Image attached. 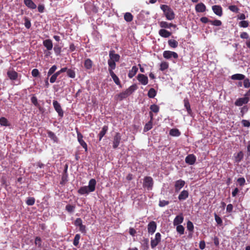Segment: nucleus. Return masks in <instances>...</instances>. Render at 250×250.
<instances>
[{"mask_svg": "<svg viewBox=\"0 0 250 250\" xmlns=\"http://www.w3.org/2000/svg\"><path fill=\"white\" fill-rule=\"evenodd\" d=\"M108 129V127L107 125H105L102 127V130L100 132L99 134H98L99 141H100L103 138V137L105 135Z\"/></svg>", "mask_w": 250, "mask_h": 250, "instance_id": "nucleus-26", "label": "nucleus"}, {"mask_svg": "<svg viewBox=\"0 0 250 250\" xmlns=\"http://www.w3.org/2000/svg\"><path fill=\"white\" fill-rule=\"evenodd\" d=\"M136 89V85H132L130 86L128 88L126 89L125 91H123L120 94L116 95L115 98L117 100L122 101L130 95Z\"/></svg>", "mask_w": 250, "mask_h": 250, "instance_id": "nucleus-1", "label": "nucleus"}, {"mask_svg": "<svg viewBox=\"0 0 250 250\" xmlns=\"http://www.w3.org/2000/svg\"><path fill=\"white\" fill-rule=\"evenodd\" d=\"M152 123L151 121H149L145 125L144 128V132H147L152 128Z\"/></svg>", "mask_w": 250, "mask_h": 250, "instance_id": "nucleus-45", "label": "nucleus"}, {"mask_svg": "<svg viewBox=\"0 0 250 250\" xmlns=\"http://www.w3.org/2000/svg\"><path fill=\"white\" fill-rule=\"evenodd\" d=\"M237 182L240 186H243L245 184L246 181L244 177H241L237 179Z\"/></svg>", "mask_w": 250, "mask_h": 250, "instance_id": "nucleus-60", "label": "nucleus"}, {"mask_svg": "<svg viewBox=\"0 0 250 250\" xmlns=\"http://www.w3.org/2000/svg\"><path fill=\"white\" fill-rule=\"evenodd\" d=\"M31 102L35 106L38 108H40L41 106L40 104L38 103V99L34 95L31 98Z\"/></svg>", "mask_w": 250, "mask_h": 250, "instance_id": "nucleus-44", "label": "nucleus"}, {"mask_svg": "<svg viewBox=\"0 0 250 250\" xmlns=\"http://www.w3.org/2000/svg\"><path fill=\"white\" fill-rule=\"evenodd\" d=\"M108 71L109 73L110 72H113V70L115 69L116 67V63L115 62H113V61L108 60Z\"/></svg>", "mask_w": 250, "mask_h": 250, "instance_id": "nucleus-35", "label": "nucleus"}, {"mask_svg": "<svg viewBox=\"0 0 250 250\" xmlns=\"http://www.w3.org/2000/svg\"><path fill=\"white\" fill-rule=\"evenodd\" d=\"M121 140V135L119 132H116L113 137V148H117L120 145Z\"/></svg>", "mask_w": 250, "mask_h": 250, "instance_id": "nucleus-8", "label": "nucleus"}, {"mask_svg": "<svg viewBox=\"0 0 250 250\" xmlns=\"http://www.w3.org/2000/svg\"><path fill=\"white\" fill-rule=\"evenodd\" d=\"M184 221V217L183 214L181 213L175 217L173 220V225H179L183 223Z\"/></svg>", "mask_w": 250, "mask_h": 250, "instance_id": "nucleus-20", "label": "nucleus"}, {"mask_svg": "<svg viewBox=\"0 0 250 250\" xmlns=\"http://www.w3.org/2000/svg\"><path fill=\"white\" fill-rule=\"evenodd\" d=\"M169 202L166 200H160L159 202V206L160 207H164L169 204Z\"/></svg>", "mask_w": 250, "mask_h": 250, "instance_id": "nucleus-59", "label": "nucleus"}, {"mask_svg": "<svg viewBox=\"0 0 250 250\" xmlns=\"http://www.w3.org/2000/svg\"><path fill=\"white\" fill-rule=\"evenodd\" d=\"M75 130L77 135L78 141L81 146L84 149L85 151H87V145L85 141L83 140V134L79 131L77 127L75 128Z\"/></svg>", "mask_w": 250, "mask_h": 250, "instance_id": "nucleus-4", "label": "nucleus"}, {"mask_svg": "<svg viewBox=\"0 0 250 250\" xmlns=\"http://www.w3.org/2000/svg\"><path fill=\"white\" fill-rule=\"evenodd\" d=\"M78 192L80 194L83 195L85 194H88L90 192V191L88 190L87 186H83L79 189Z\"/></svg>", "mask_w": 250, "mask_h": 250, "instance_id": "nucleus-33", "label": "nucleus"}, {"mask_svg": "<svg viewBox=\"0 0 250 250\" xmlns=\"http://www.w3.org/2000/svg\"><path fill=\"white\" fill-rule=\"evenodd\" d=\"M42 44L48 51H50L53 48V42L51 39H46L43 41Z\"/></svg>", "mask_w": 250, "mask_h": 250, "instance_id": "nucleus-16", "label": "nucleus"}, {"mask_svg": "<svg viewBox=\"0 0 250 250\" xmlns=\"http://www.w3.org/2000/svg\"><path fill=\"white\" fill-rule=\"evenodd\" d=\"M161 235L159 232H157L155 234V238L153 239H151L150 245L152 249L155 248L161 242Z\"/></svg>", "mask_w": 250, "mask_h": 250, "instance_id": "nucleus-6", "label": "nucleus"}, {"mask_svg": "<svg viewBox=\"0 0 250 250\" xmlns=\"http://www.w3.org/2000/svg\"><path fill=\"white\" fill-rule=\"evenodd\" d=\"M54 51L57 55L60 54L61 52V47L58 44H55L54 48Z\"/></svg>", "mask_w": 250, "mask_h": 250, "instance_id": "nucleus-53", "label": "nucleus"}, {"mask_svg": "<svg viewBox=\"0 0 250 250\" xmlns=\"http://www.w3.org/2000/svg\"><path fill=\"white\" fill-rule=\"evenodd\" d=\"M239 25L242 27L246 28L249 26V23L248 21H242L239 22Z\"/></svg>", "mask_w": 250, "mask_h": 250, "instance_id": "nucleus-62", "label": "nucleus"}, {"mask_svg": "<svg viewBox=\"0 0 250 250\" xmlns=\"http://www.w3.org/2000/svg\"><path fill=\"white\" fill-rule=\"evenodd\" d=\"M163 56L167 59H170L171 57L177 59L178 55L177 53L170 51H165L163 53Z\"/></svg>", "mask_w": 250, "mask_h": 250, "instance_id": "nucleus-10", "label": "nucleus"}, {"mask_svg": "<svg viewBox=\"0 0 250 250\" xmlns=\"http://www.w3.org/2000/svg\"><path fill=\"white\" fill-rule=\"evenodd\" d=\"M48 136L54 142H57L58 139L56 136L55 133L51 131H48L47 132Z\"/></svg>", "mask_w": 250, "mask_h": 250, "instance_id": "nucleus-40", "label": "nucleus"}, {"mask_svg": "<svg viewBox=\"0 0 250 250\" xmlns=\"http://www.w3.org/2000/svg\"><path fill=\"white\" fill-rule=\"evenodd\" d=\"M111 77H112L114 83L120 87H121V84L120 83V81L119 78L117 76V75L114 73V72H110L109 73Z\"/></svg>", "mask_w": 250, "mask_h": 250, "instance_id": "nucleus-30", "label": "nucleus"}, {"mask_svg": "<svg viewBox=\"0 0 250 250\" xmlns=\"http://www.w3.org/2000/svg\"><path fill=\"white\" fill-rule=\"evenodd\" d=\"M249 102V99H248V97H246L244 96V97L243 98H240L237 99L235 101L234 104L237 106H242L243 104H248Z\"/></svg>", "mask_w": 250, "mask_h": 250, "instance_id": "nucleus-9", "label": "nucleus"}, {"mask_svg": "<svg viewBox=\"0 0 250 250\" xmlns=\"http://www.w3.org/2000/svg\"><path fill=\"white\" fill-rule=\"evenodd\" d=\"M24 4L29 8L35 9L37 6L32 0H24Z\"/></svg>", "mask_w": 250, "mask_h": 250, "instance_id": "nucleus-25", "label": "nucleus"}, {"mask_svg": "<svg viewBox=\"0 0 250 250\" xmlns=\"http://www.w3.org/2000/svg\"><path fill=\"white\" fill-rule=\"evenodd\" d=\"M93 66V62L90 59H86L84 62V66L86 69H90Z\"/></svg>", "mask_w": 250, "mask_h": 250, "instance_id": "nucleus-32", "label": "nucleus"}, {"mask_svg": "<svg viewBox=\"0 0 250 250\" xmlns=\"http://www.w3.org/2000/svg\"><path fill=\"white\" fill-rule=\"evenodd\" d=\"M188 190H183L178 196V199L180 201L186 200L188 197Z\"/></svg>", "mask_w": 250, "mask_h": 250, "instance_id": "nucleus-28", "label": "nucleus"}, {"mask_svg": "<svg viewBox=\"0 0 250 250\" xmlns=\"http://www.w3.org/2000/svg\"><path fill=\"white\" fill-rule=\"evenodd\" d=\"M81 238V235L79 234H77L75 235L74 240H73V245L75 246H77L79 243V240Z\"/></svg>", "mask_w": 250, "mask_h": 250, "instance_id": "nucleus-50", "label": "nucleus"}, {"mask_svg": "<svg viewBox=\"0 0 250 250\" xmlns=\"http://www.w3.org/2000/svg\"><path fill=\"white\" fill-rule=\"evenodd\" d=\"M229 9L232 12L235 13H238L239 9L236 5H230L229 7Z\"/></svg>", "mask_w": 250, "mask_h": 250, "instance_id": "nucleus-58", "label": "nucleus"}, {"mask_svg": "<svg viewBox=\"0 0 250 250\" xmlns=\"http://www.w3.org/2000/svg\"><path fill=\"white\" fill-rule=\"evenodd\" d=\"M176 231L180 234L182 235L184 233L185 228L184 227L181 225H176Z\"/></svg>", "mask_w": 250, "mask_h": 250, "instance_id": "nucleus-49", "label": "nucleus"}, {"mask_svg": "<svg viewBox=\"0 0 250 250\" xmlns=\"http://www.w3.org/2000/svg\"><path fill=\"white\" fill-rule=\"evenodd\" d=\"M61 74L60 72L58 71L57 72L54 73L50 78V82L52 83H54L57 80V77Z\"/></svg>", "mask_w": 250, "mask_h": 250, "instance_id": "nucleus-37", "label": "nucleus"}, {"mask_svg": "<svg viewBox=\"0 0 250 250\" xmlns=\"http://www.w3.org/2000/svg\"><path fill=\"white\" fill-rule=\"evenodd\" d=\"M195 10L197 12H204L206 10V5L202 2L198 3L195 6Z\"/></svg>", "mask_w": 250, "mask_h": 250, "instance_id": "nucleus-22", "label": "nucleus"}, {"mask_svg": "<svg viewBox=\"0 0 250 250\" xmlns=\"http://www.w3.org/2000/svg\"><path fill=\"white\" fill-rule=\"evenodd\" d=\"M0 125L4 126H8L10 125V124L7 119L3 117L0 118Z\"/></svg>", "mask_w": 250, "mask_h": 250, "instance_id": "nucleus-39", "label": "nucleus"}, {"mask_svg": "<svg viewBox=\"0 0 250 250\" xmlns=\"http://www.w3.org/2000/svg\"><path fill=\"white\" fill-rule=\"evenodd\" d=\"M231 78L234 80H242L245 78V76L242 74H235L232 75Z\"/></svg>", "mask_w": 250, "mask_h": 250, "instance_id": "nucleus-34", "label": "nucleus"}, {"mask_svg": "<svg viewBox=\"0 0 250 250\" xmlns=\"http://www.w3.org/2000/svg\"><path fill=\"white\" fill-rule=\"evenodd\" d=\"M67 75L69 77L71 78H74L76 76L75 72L71 69H68L67 71Z\"/></svg>", "mask_w": 250, "mask_h": 250, "instance_id": "nucleus-52", "label": "nucleus"}, {"mask_svg": "<svg viewBox=\"0 0 250 250\" xmlns=\"http://www.w3.org/2000/svg\"><path fill=\"white\" fill-rule=\"evenodd\" d=\"M31 74L33 77H37L39 75L40 72L38 69L34 68L32 70Z\"/></svg>", "mask_w": 250, "mask_h": 250, "instance_id": "nucleus-61", "label": "nucleus"}, {"mask_svg": "<svg viewBox=\"0 0 250 250\" xmlns=\"http://www.w3.org/2000/svg\"><path fill=\"white\" fill-rule=\"evenodd\" d=\"M156 94V91L153 88H151L148 92L147 96L150 98H153L155 97Z\"/></svg>", "mask_w": 250, "mask_h": 250, "instance_id": "nucleus-41", "label": "nucleus"}, {"mask_svg": "<svg viewBox=\"0 0 250 250\" xmlns=\"http://www.w3.org/2000/svg\"><path fill=\"white\" fill-rule=\"evenodd\" d=\"M133 16L129 12H126L124 15V19L127 22H130L133 20Z\"/></svg>", "mask_w": 250, "mask_h": 250, "instance_id": "nucleus-38", "label": "nucleus"}, {"mask_svg": "<svg viewBox=\"0 0 250 250\" xmlns=\"http://www.w3.org/2000/svg\"><path fill=\"white\" fill-rule=\"evenodd\" d=\"M67 166H66L65 169L62 176V179L60 182V184L64 185L68 181V174L67 173Z\"/></svg>", "mask_w": 250, "mask_h": 250, "instance_id": "nucleus-24", "label": "nucleus"}, {"mask_svg": "<svg viewBox=\"0 0 250 250\" xmlns=\"http://www.w3.org/2000/svg\"><path fill=\"white\" fill-rule=\"evenodd\" d=\"M53 105L54 109L58 113L59 116L62 118L63 116V111L62 108L61 104L57 101H53Z\"/></svg>", "mask_w": 250, "mask_h": 250, "instance_id": "nucleus-7", "label": "nucleus"}, {"mask_svg": "<svg viewBox=\"0 0 250 250\" xmlns=\"http://www.w3.org/2000/svg\"><path fill=\"white\" fill-rule=\"evenodd\" d=\"M159 25L161 28H170L171 27L175 28L176 27V24H174L171 23H169L167 22V21H162L160 22Z\"/></svg>", "mask_w": 250, "mask_h": 250, "instance_id": "nucleus-21", "label": "nucleus"}, {"mask_svg": "<svg viewBox=\"0 0 250 250\" xmlns=\"http://www.w3.org/2000/svg\"><path fill=\"white\" fill-rule=\"evenodd\" d=\"M157 228V225L155 222L152 221L149 222L147 225L148 232L151 234H153Z\"/></svg>", "mask_w": 250, "mask_h": 250, "instance_id": "nucleus-13", "label": "nucleus"}, {"mask_svg": "<svg viewBox=\"0 0 250 250\" xmlns=\"http://www.w3.org/2000/svg\"><path fill=\"white\" fill-rule=\"evenodd\" d=\"M8 78L12 81L16 80L18 77V73L14 70H8L7 72Z\"/></svg>", "mask_w": 250, "mask_h": 250, "instance_id": "nucleus-17", "label": "nucleus"}, {"mask_svg": "<svg viewBox=\"0 0 250 250\" xmlns=\"http://www.w3.org/2000/svg\"><path fill=\"white\" fill-rule=\"evenodd\" d=\"M168 63L166 62H163L160 65V70L163 71L168 68Z\"/></svg>", "mask_w": 250, "mask_h": 250, "instance_id": "nucleus-43", "label": "nucleus"}, {"mask_svg": "<svg viewBox=\"0 0 250 250\" xmlns=\"http://www.w3.org/2000/svg\"><path fill=\"white\" fill-rule=\"evenodd\" d=\"M244 86L245 88H249L250 87V82L249 81V80L247 78V79H244Z\"/></svg>", "mask_w": 250, "mask_h": 250, "instance_id": "nucleus-63", "label": "nucleus"}, {"mask_svg": "<svg viewBox=\"0 0 250 250\" xmlns=\"http://www.w3.org/2000/svg\"><path fill=\"white\" fill-rule=\"evenodd\" d=\"M75 206L68 204L65 207V209L69 212L72 213L74 211Z\"/></svg>", "mask_w": 250, "mask_h": 250, "instance_id": "nucleus-47", "label": "nucleus"}, {"mask_svg": "<svg viewBox=\"0 0 250 250\" xmlns=\"http://www.w3.org/2000/svg\"><path fill=\"white\" fill-rule=\"evenodd\" d=\"M169 135L172 136L178 137L181 135V132L177 128H172L169 131Z\"/></svg>", "mask_w": 250, "mask_h": 250, "instance_id": "nucleus-36", "label": "nucleus"}, {"mask_svg": "<svg viewBox=\"0 0 250 250\" xmlns=\"http://www.w3.org/2000/svg\"><path fill=\"white\" fill-rule=\"evenodd\" d=\"M138 81L143 85H146L148 83V78L144 74H139L137 77Z\"/></svg>", "mask_w": 250, "mask_h": 250, "instance_id": "nucleus-12", "label": "nucleus"}, {"mask_svg": "<svg viewBox=\"0 0 250 250\" xmlns=\"http://www.w3.org/2000/svg\"><path fill=\"white\" fill-rule=\"evenodd\" d=\"M214 218L215 221L216 222L217 224L221 226L223 224V221L221 217H220L216 213H214Z\"/></svg>", "mask_w": 250, "mask_h": 250, "instance_id": "nucleus-51", "label": "nucleus"}, {"mask_svg": "<svg viewBox=\"0 0 250 250\" xmlns=\"http://www.w3.org/2000/svg\"><path fill=\"white\" fill-rule=\"evenodd\" d=\"M153 184V179L151 177L146 176L144 177L143 183V187L144 188H146L148 190H151Z\"/></svg>", "mask_w": 250, "mask_h": 250, "instance_id": "nucleus-3", "label": "nucleus"}, {"mask_svg": "<svg viewBox=\"0 0 250 250\" xmlns=\"http://www.w3.org/2000/svg\"><path fill=\"white\" fill-rule=\"evenodd\" d=\"M212 10L215 14L219 17L223 15V9L220 5H215L212 6Z\"/></svg>", "mask_w": 250, "mask_h": 250, "instance_id": "nucleus-14", "label": "nucleus"}, {"mask_svg": "<svg viewBox=\"0 0 250 250\" xmlns=\"http://www.w3.org/2000/svg\"><path fill=\"white\" fill-rule=\"evenodd\" d=\"M168 44L170 47L176 48L178 45L177 41L174 40H169L168 41Z\"/></svg>", "mask_w": 250, "mask_h": 250, "instance_id": "nucleus-42", "label": "nucleus"}, {"mask_svg": "<svg viewBox=\"0 0 250 250\" xmlns=\"http://www.w3.org/2000/svg\"><path fill=\"white\" fill-rule=\"evenodd\" d=\"M24 25L27 29H29L31 27V24L30 21L27 17L24 18Z\"/></svg>", "mask_w": 250, "mask_h": 250, "instance_id": "nucleus-57", "label": "nucleus"}, {"mask_svg": "<svg viewBox=\"0 0 250 250\" xmlns=\"http://www.w3.org/2000/svg\"><path fill=\"white\" fill-rule=\"evenodd\" d=\"M210 23L212 25L216 26H219L222 25V21L218 20H215L214 21L211 20V21H210Z\"/></svg>", "mask_w": 250, "mask_h": 250, "instance_id": "nucleus-56", "label": "nucleus"}, {"mask_svg": "<svg viewBox=\"0 0 250 250\" xmlns=\"http://www.w3.org/2000/svg\"><path fill=\"white\" fill-rule=\"evenodd\" d=\"M242 124L245 127H250V122L246 120H243L242 121Z\"/></svg>", "mask_w": 250, "mask_h": 250, "instance_id": "nucleus-64", "label": "nucleus"}, {"mask_svg": "<svg viewBox=\"0 0 250 250\" xmlns=\"http://www.w3.org/2000/svg\"><path fill=\"white\" fill-rule=\"evenodd\" d=\"M74 225L79 228V230L83 233H86V226L83 224V221L81 218H77L74 223Z\"/></svg>", "mask_w": 250, "mask_h": 250, "instance_id": "nucleus-5", "label": "nucleus"}, {"mask_svg": "<svg viewBox=\"0 0 250 250\" xmlns=\"http://www.w3.org/2000/svg\"><path fill=\"white\" fill-rule=\"evenodd\" d=\"M150 112H153L155 113H157L159 111V107L155 104L151 105L150 106Z\"/></svg>", "mask_w": 250, "mask_h": 250, "instance_id": "nucleus-48", "label": "nucleus"}, {"mask_svg": "<svg viewBox=\"0 0 250 250\" xmlns=\"http://www.w3.org/2000/svg\"><path fill=\"white\" fill-rule=\"evenodd\" d=\"M96 181L95 179H91L88 182V186H87L88 190L93 192L95 190Z\"/></svg>", "mask_w": 250, "mask_h": 250, "instance_id": "nucleus-19", "label": "nucleus"}, {"mask_svg": "<svg viewBox=\"0 0 250 250\" xmlns=\"http://www.w3.org/2000/svg\"><path fill=\"white\" fill-rule=\"evenodd\" d=\"M109 56L110 61H113V62H118L120 59V56L115 53V51L114 50H111L109 52Z\"/></svg>", "mask_w": 250, "mask_h": 250, "instance_id": "nucleus-11", "label": "nucleus"}, {"mask_svg": "<svg viewBox=\"0 0 250 250\" xmlns=\"http://www.w3.org/2000/svg\"><path fill=\"white\" fill-rule=\"evenodd\" d=\"M185 182L181 179L178 180L175 182V190L176 192H178L185 185Z\"/></svg>", "mask_w": 250, "mask_h": 250, "instance_id": "nucleus-18", "label": "nucleus"}, {"mask_svg": "<svg viewBox=\"0 0 250 250\" xmlns=\"http://www.w3.org/2000/svg\"><path fill=\"white\" fill-rule=\"evenodd\" d=\"M159 34L163 38H168L170 36L171 33L165 29H162L159 31Z\"/></svg>", "mask_w": 250, "mask_h": 250, "instance_id": "nucleus-27", "label": "nucleus"}, {"mask_svg": "<svg viewBox=\"0 0 250 250\" xmlns=\"http://www.w3.org/2000/svg\"><path fill=\"white\" fill-rule=\"evenodd\" d=\"M160 7L167 20L171 21L175 19V13L169 6L163 4Z\"/></svg>", "mask_w": 250, "mask_h": 250, "instance_id": "nucleus-2", "label": "nucleus"}, {"mask_svg": "<svg viewBox=\"0 0 250 250\" xmlns=\"http://www.w3.org/2000/svg\"><path fill=\"white\" fill-rule=\"evenodd\" d=\"M35 199L34 197H29L27 198L26 203L28 206H32L35 204Z\"/></svg>", "mask_w": 250, "mask_h": 250, "instance_id": "nucleus-54", "label": "nucleus"}, {"mask_svg": "<svg viewBox=\"0 0 250 250\" xmlns=\"http://www.w3.org/2000/svg\"><path fill=\"white\" fill-rule=\"evenodd\" d=\"M187 229L189 231H193L194 229V226L190 221H188L187 226Z\"/></svg>", "mask_w": 250, "mask_h": 250, "instance_id": "nucleus-55", "label": "nucleus"}, {"mask_svg": "<svg viewBox=\"0 0 250 250\" xmlns=\"http://www.w3.org/2000/svg\"><path fill=\"white\" fill-rule=\"evenodd\" d=\"M196 160V157L193 154H189L186 157L185 162L188 165H192L195 163Z\"/></svg>", "mask_w": 250, "mask_h": 250, "instance_id": "nucleus-15", "label": "nucleus"}, {"mask_svg": "<svg viewBox=\"0 0 250 250\" xmlns=\"http://www.w3.org/2000/svg\"><path fill=\"white\" fill-rule=\"evenodd\" d=\"M184 106L187 109L188 113L189 115H191L192 114V110L190 108V105L188 101V99L186 98L184 100Z\"/></svg>", "mask_w": 250, "mask_h": 250, "instance_id": "nucleus-23", "label": "nucleus"}, {"mask_svg": "<svg viewBox=\"0 0 250 250\" xmlns=\"http://www.w3.org/2000/svg\"><path fill=\"white\" fill-rule=\"evenodd\" d=\"M57 67L56 65H53L50 69H49L47 72V77H49L51 76L54 73H55V71L57 70Z\"/></svg>", "mask_w": 250, "mask_h": 250, "instance_id": "nucleus-46", "label": "nucleus"}, {"mask_svg": "<svg viewBox=\"0 0 250 250\" xmlns=\"http://www.w3.org/2000/svg\"><path fill=\"white\" fill-rule=\"evenodd\" d=\"M138 68L136 66H133L131 69L129 70L128 74V77L129 78H132L137 73Z\"/></svg>", "mask_w": 250, "mask_h": 250, "instance_id": "nucleus-29", "label": "nucleus"}, {"mask_svg": "<svg viewBox=\"0 0 250 250\" xmlns=\"http://www.w3.org/2000/svg\"><path fill=\"white\" fill-rule=\"evenodd\" d=\"M234 157L235 162L238 163L243 159L244 154L242 151H240L236 154H235Z\"/></svg>", "mask_w": 250, "mask_h": 250, "instance_id": "nucleus-31", "label": "nucleus"}]
</instances>
